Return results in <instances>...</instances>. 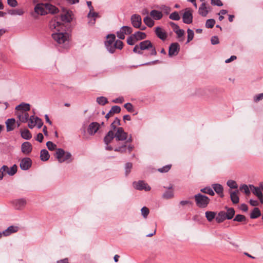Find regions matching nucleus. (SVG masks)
Segmentation results:
<instances>
[{
    "instance_id": "nucleus-1",
    "label": "nucleus",
    "mask_w": 263,
    "mask_h": 263,
    "mask_svg": "<svg viewBox=\"0 0 263 263\" xmlns=\"http://www.w3.org/2000/svg\"><path fill=\"white\" fill-rule=\"evenodd\" d=\"M58 18L52 19L49 23L50 28L55 29V33L52 34L53 40L63 48H67L68 43L69 34L67 32H60L61 31H65L64 29L63 23L58 21Z\"/></svg>"
},
{
    "instance_id": "nucleus-2",
    "label": "nucleus",
    "mask_w": 263,
    "mask_h": 263,
    "mask_svg": "<svg viewBox=\"0 0 263 263\" xmlns=\"http://www.w3.org/2000/svg\"><path fill=\"white\" fill-rule=\"evenodd\" d=\"M195 201L196 205L200 208H206L210 203L209 198L200 193H198L194 196Z\"/></svg>"
},
{
    "instance_id": "nucleus-3",
    "label": "nucleus",
    "mask_w": 263,
    "mask_h": 263,
    "mask_svg": "<svg viewBox=\"0 0 263 263\" xmlns=\"http://www.w3.org/2000/svg\"><path fill=\"white\" fill-rule=\"evenodd\" d=\"M115 138L117 141H123L126 140L125 143H130L132 141V138L130 136L127 139V133L125 132L122 127H119L117 128V132L114 134Z\"/></svg>"
},
{
    "instance_id": "nucleus-4",
    "label": "nucleus",
    "mask_w": 263,
    "mask_h": 263,
    "mask_svg": "<svg viewBox=\"0 0 263 263\" xmlns=\"http://www.w3.org/2000/svg\"><path fill=\"white\" fill-rule=\"evenodd\" d=\"M55 156L60 163L67 161L71 157L69 152H66L62 148H58L57 150Z\"/></svg>"
},
{
    "instance_id": "nucleus-5",
    "label": "nucleus",
    "mask_w": 263,
    "mask_h": 263,
    "mask_svg": "<svg viewBox=\"0 0 263 263\" xmlns=\"http://www.w3.org/2000/svg\"><path fill=\"white\" fill-rule=\"evenodd\" d=\"M106 37L107 40L105 43L106 49L110 53H113L115 52L114 44L115 43L116 36L114 34H109Z\"/></svg>"
},
{
    "instance_id": "nucleus-6",
    "label": "nucleus",
    "mask_w": 263,
    "mask_h": 263,
    "mask_svg": "<svg viewBox=\"0 0 263 263\" xmlns=\"http://www.w3.org/2000/svg\"><path fill=\"white\" fill-rule=\"evenodd\" d=\"M34 13L38 15H44L48 13L46 11V4L39 3L35 5L34 8Z\"/></svg>"
},
{
    "instance_id": "nucleus-7",
    "label": "nucleus",
    "mask_w": 263,
    "mask_h": 263,
    "mask_svg": "<svg viewBox=\"0 0 263 263\" xmlns=\"http://www.w3.org/2000/svg\"><path fill=\"white\" fill-rule=\"evenodd\" d=\"M133 186L134 188L138 190H144L146 191H150L151 187L147 185V183H145L143 181H139L138 182H134Z\"/></svg>"
},
{
    "instance_id": "nucleus-8",
    "label": "nucleus",
    "mask_w": 263,
    "mask_h": 263,
    "mask_svg": "<svg viewBox=\"0 0 263 263\" xmlns=\"http://www.w3.org/2000/svg\"><path fill=\"white\" fill-rule=\"evenodd\" d=\"M249 187L253 194L257 197L261 203H263V194L260 188L252 184L249 185Z\"/></svg>"
},
{
    "instance_id": "nucleus-9",
    "label": "nucleus",
    "mask_w": 263,
    "mask_h": 263,
    "mask_svg": "<svg viewBox=\"0 0 263 263\" xmlns=\"http://www.w3.org/2000/svg\"><path fill=\"white\" fill-rule=\"evenodd\" d=\"M180 50V46L178 43H172L169 47L168 55L170 57L176 55Z\"/></svg>"
},
{
    "instance_id": "nucleus-10",
    "label": "nucleus",
    "mask_w": 263,
    "mask_h": 263,
    "mask_svg": "<svg viewBox=\"0 0 263 263\" xmlns=\"http://www.w3.org/2000/svg\"><path fill=\"white\" fill-rule=\"evenodd\" d=\"M32 165V161L30 158L26 157L23 158L20 162V167L23 170H28Z\"/></svg>"
},
{
    "instance_id": "nucleus-11",
    "label": "nucleus",
    "mask_w": 263,
    "mask_h": 263,
    "mask_svg": "<svg viewBox=\"0 0 263 263\" xmlns=\"http://www.w3.org/2000/svg\"><path fill=\"white\" fill-rule=\"evenodd\" d=\"M182 20L184 23L190 24L193 22V15L191 10L186 9H185L183 16Z\"/></svg>"
},
{
    "instance_id": "nucleus-12",
    "label": "nucleus",
    "mask_w": 263,
    "mask_h": 263,
    "mask_svg": "<svg viewBox=\"0 0 263 263\" xmlns=\"http://www.w3.org/2000/svg\"><path fill=\"white\" fill-rule=\"evenodd\" d=\"M130 19L132 25L134 27L136 28H140L142 23V19L140 15L133 14L132 15Z\"/></svg>"
},
{
    "instance_id": "nucleus-13",
    "label": "nucleus",
    "mask_w": 263,
    "mask_h": 263,
    "mask_svg": "<svg viewBox=\"0 0 263 263\" xmlns=\"http://www.w3.org/2000/svg\"><path fill=\"white\" fill-rule=\"evenodd\" d=\"M155 32L157 36L162 41H165L167 37V33L160 27L155 28Z\"/></svg>"
},
{
    "instance_id": "nucleus-14",
    "label": "nucleus",
    "mask_w": 263,
    "mask_h": 263,
    "mask_svg": "<svg viewBox=\"0 0 263 263\" xmlns=\"http://www.w3.org/2000/svg\"><path fill=\"white\" fill-rule=\"evenodd\" d=\"M100 124L96 122L91 123L88 127L87 132L90 135H93L97 132L100 128Z\"/></svg>"
},
{
    "instance_id": "nucleus-15",
    "label": "nucleus",
    "mask_w": 263,
    "mask_h": 263,
    "mask_svg": "<svg viewBox=\"0 0 263 263\" xmlns=\"http://www.w3.org/2000/svg\"><path fill=\"white\" fill-rule=\"evenodd\" d=\"M32 145L29 142H25L22 144L21 150L22 153L25 154L27 155L30 154L32 151Z\"/></svg>"
},
{
    "instance_id": "nucleus-16",
    "label": "nucleus",
    "mask_w": 263,
    "mask_h": 263,
    "mask_svg": "<svg viewBox=\"0 0 263 263\" xmlns=\"http://www.w3.org/2000/svg\"><path fill=\"white\" fill-rule=\"evenodd\" d=\"M12 203L16 209H21L23 208L26 204V201L25 199L21 198L14 200Z\"/></svg>"
},
{
    "instance_id": "nucleus-17",
    "label": "nucleus",
    "mask_w": 263,
    "mask_h": 263,
    "mask_svg": "<svg viewBox=\"0 0 263 263\" xmlns=\"http://www.w3.org/2000/svg\"><path fill=\"white\" fill-rule=\"evenodd\" d=\"M152 43L149 40H145L140 43L139 47L141 50H148L152 47Z\"/></svg>"
},
{
    "instance_id": "nucleus-18",
    "label": "nucleus",
    "mask_w": 263,
    "mask_h": 263,
    "mask_svg": "<svg viewBox=\"0 0 263 263\" xmlns=\"http://www.w3.org/2000/svg\"><path fill=\"white\" fill-rule=\"evenodd\" d=\"M15 120L13 118L8 119L6 121V128L8 132L12 131L14 128Z\"/></svg>"
},
{
    "instance_id": "nucleus-19",
    "label": "nucleus",
    "mask_w": 263,
    "mask_h": 263,
    "mask_svg": "<svg viewBox=\"0 0 263 263\" xmlns=\"http://www.w3.org/2000/svg\"><path fill=\"white\" fill-rule=\"evenodd\" d=\"M212 187L214 190L215 192L219 195L220 197H223V188L221 184L217 183L213 184H212Z\"/></svg>"
},
{
    "instance_id": "nucleus-20",
    "label": "nucleus",
    "mask_w": 263,
    "mask_h": 263,
    "mask_svg": "<svg viewBox=\"0 0 263 263\" xmlns=\"http://www.w3.org/2000/svg\"><path fill=\"white\" fill-rule=\"evenodd\" d=\"M198 12L202 16L205 17L209 13L208 8L206 7L205 3L203 2L199 8Z\"/></svg>"
},
{
    "instance_id": "nucleus-21",
    "label": "nucleus",
    "mask_w": 263,
    "mask_h": 263,
    "mask_svg": "<svg viewBox=\"0 0 263 263\" xmlns=\"http://www.w3.org/2000/svg\"><path fill=\"white\" fill-rule=\"evenodd\" d=\"M18 231V227L16 226H10L6 230L3 232V234L4 236H9L12 233L16 232Z\"/></svg>"
},
{
    "instance_id": "nucleus-22",
    "label": "nucleus",
    "mask_w": 263,
    "mask_h": 263,
    "mask_svg": "<svg viewBox=\"0 0 263 263\" xmlns=\"http://www.w3.org/2000/svg\"><path fill=\"white\" fill-rule=\"evenodd\" d=\"M71 12L67 11L66 13L62 14L61 15L60 20L62 22L66 23H69L72 20L71 16Z\"/></svg>"
},
{
    "instance_id": "nucleus-23",
    "label": "nucleus",
    "mask_w": 263,
    "mask_h": 263,
    "mask_svg": "<svg viewBox=\"0 0 263 263\" xmlns=\"http://www.w3.org/2000/svg\"><path fill=\"white\" fill-rule=\"evenodd\" d=\"M230 197L232 202L234 204H237L239 201V198L238 195V191L236 190L235 191H232L230 192Z\"/></svg>"
},
{
    "instance_id": "nucleus-24",
    "label": "nucleus",
    "mask_w": 263,
    "mask_h": 263,
    "mask_svg": "<svg viewBox=\"0 0 263 263\" xmlns=\"http://www.w3.org/2000/svg\"><path fill=\"white\" fill-rule=\"evenodd\" d=\"M150 15L155 20H159L163 16L162 12L156 10H152L150 12Z\"/></svg>"
},
{
    "instance_id": "nucleus-25",
    "label": "nucleus",
    "mask_w": 263,
    "mask_h": 263,
    "mask_svg": "<svg viewBox=\"0 0 263 263\" xmlns=\"http://www.w3.org/2000/svg\"><path fill=\"white\" fill-rule=\"evenodd\" d=\"M114 138V133L112 130H109L104 138V143L108 145Z\"/></svg>"
},
{
    "instance_id": "nucleus-26",
    "label": "nucleus",
    "mask_w": 263,
    "mask_h": 263,
    "mask_svg": "<svg viewBox=\"0 0 263 263\" xmlns=\"http://www.w3.org/2000/svg\"><path fill=\"white\" fill-rule=\"evenodd\" d=\"M30 109V105L28 103H22L20 105H17L15 107V109L17 110H23L27 111L29 110Z\"/></svg>"
},
{
    "instance_id": "nucleus-27",
    "label": "nucleus",
    "mask_w": 263,
    "mask_h": 263,
    "mask_svg": "<svg viewBox=\"0 0 263 263\" xmlns=\"http://www.w3.org/2000/svg\"><path fill=\"white\" fill-rule=\"evenodd\" d=\"M46 11L48 12V13H51L52 14H54V13H57L58 12V8L55 6H54L50 4L46 3Z\"/></svg>"
},
{
    "instance_id": "nucleus-28",
    "label": "nucleus",
    "mask_w": 263,
    "mask_h": 263,
    "mask_svg": "<svg viewBox=\"0 0 263 263\" xmlns=\"http://www.w3.org/2000/svg\"><path fill=\"white\" fill-rule=\"evenodd\" d=\"M227 209V212H225L226 217L227 219H231L235 215V210L232 208H226Z\"/></svg>"
},
{
    "instance_id": "nucleus-29",
    "label": "nucleus",
    "mask_w": 263,
    "mask_h": 263,
    "mask_svg": "<svg viewBox=\"0 0 263 263\" xmlns=\"http://www.w3.org/2000/svg\"><path fill=\"white\" fill-rule=\"evenodd\" d=\"M49 154L46 149H44L41 150L40 153V158L41 160L43 161H47L49 159Z\"/></svg>"
},
{
    "instance_id": "nucleus-30",
    "label": "nucleus",
    "mask_w": 263,
    "mask_h": 263,
    "mask_svg": "<svg viewBox=\"0 0 263 263\" xmlns=\"http://www.w3.org/2000/svg\"><path fill=\"white\" fill-rule=\"evenodd\" d=\"M133 36H134L136 40L138 41L139 40H141L145 39L146 37V35L144 32L137 31L134 34H133Z\"/></svg>"
},
{
    "instance_id": "nucleus-31",
    "label": "nucleus",
    "mask_w": 263,
    "mask_h": 263,
    "mask_svg": "<svg viewBox=\"0 0 263 263\" xmlns=\"http://www.w3.org/2000/svg\"><path fill=\"white\" fill-rule=\"evenodd\" d=\"M226 219H227V218L226 217L225 212L224 211H221L218 213L216 217V220L218 223H221Z\"/></svg>"
},
{
    "instance_id": "nucleus-32",
    "label": "nucleus",
    "mask_w": 263,
    "mask_h": 263,
    "mask_svg": "<svg viewBox=\"0 0 263 263\" xmlns=\"http://www.w3.org/2000/svg\"><path fill=\"white\" fill-rule=\"evenodd\" d=\"M22 137L26 140H29L31 138L32 135L30 131L27 129L21 131Z\"/></svg>"
},
{
    "instance_id": "nucleus-33",
    "label": "nucleus",
    "mask_w": 263,
    "mask_h": 263,
    "mask_svg": "<svg viewBox=\"0 0 263 263\" xmlns=\"http://www.w3.org/2000/svg\"><path fill=\"white\" fill-rule=\"evenodd\" d=\"M260 215L261 212L259 209L258 208H255L250 214V218L255 219L259 217Z\"/></svg>"
},
{
    "instance_id": "nucleus-34",
    "label": "nucleus",
    "mask_w": 263,
    "mask_h": 263,
    "mask_svg": "<svg viewBox=\"0 0 263 263\" xmlns=\"http://www.w3.org/2000/svg\"><path fill=\"white\" fill-rule=\"evenodd\" d=\"M17 167L16 164H14L10 168L8 167V170H6V172L10 176L14 175L17 172Z\"/></svg>"
},
{
    "instance_id": "nucleus-35",
    "label": "nucleus",
    "mask_w": 263,
    "mask_h": 263,
    "mask_svg": "<svg viewBox=\"0 0 263 263\" xmlns=\"http://www.w3.org/2000/svg\"><path fill=\"white\" fill-rule=\"evenodd\" d=\"M24 11L22 9H16L10 10L8 13L11 15H22L24 14Z\"/></svg>"
},
{
    "instance_id": "nucleus-36",
    "label": "nucleus",
    "mask_w": 263,
    "mask_h": 263,
    "mask_svg": "<svg viewBox=\"0 0 263 263\" xmlns=\"http://www.w3.org/2000/svg\"><path fill=\"white\" fill-rule=\"evenodd\" d=\"M143 22L149 27H152L154 25V21L148 16L144 18Z\"/></svg>"
},
{
    "instance_id": "nucleus-37",
    "label": "nucleus",
    "mask_w": 263,
    "mask_h": 263,
    "mask_svg": "<svg viewBox=\"0 0 263 263\" xmlns=\"http://www.w3.org/2000/svg\"><path fill=\"white\" fill-rule=\"evenodd\" d=\"M97 102L100 105H104L108 103L107 99L104 97H99L97 98Z\"/></svg>"
},
{
    "instance_id": "nucleus-38",
    "label": "nucleus",
    "mask_w": 263,
    "mask_h": 263,
    "mask_svg": "<svg viewBox=\"0 0 263 263\" xmlns=\"http://www.w3.org/2000/svg\"><path fill=\"white\" fill-rule=\"evenodd\" d=\"M205 217L209 221H211L215 217L216 213L214 212L207 211L205 213Z\"/></svg>"
},
{
    "instance_id": "nucleus-39",
    "label": "nucleus",
    "mask_w": 263,
    "mask_h": 263,
    "mask_svg": "<svg viewBox=\"0 0 263 263\" xmlns=\"http://www.w3.org/2000/svg\"><path fill=\"white\" fill-rule=\"evenodd\" d=\"M124 34H130L133 31V29L130 27L124 26L120 28Z\"/></svg>"
},
{
    "instance_id": "nucleus-40",
    "label": "nucleus",
    "mask_w": 263,
    "mask_h": 263,
    "mask_svg": "<svg viewBox=\"0 0 263 263\" xmlns=\"http://www.w3.org/2000/svg\"><path fill=\"white\" fill-rule=\"evenodd\" d=\"M248 186L246 184H242L239 187V190L243 192L246 195H249L250 194V190Z\"/></svg>"
},
{
    "instance_id": "nucleus-41",
    "label": "nucleus",
    "mask_w": 263,
    "mask_h": 263,
    "mask_svg": "<svg viewBox=\"0 0 263 263\" xmlns=\"http://www.w3.org/2000/svg\"><path fill=\"white\" fill-rule=\"evenodd\" d=\"M201 192L202 193L208 194L210 195L213 196L215 193L213 190L210 187H206L201 190Z\"/></svg>"
},
{
    "instance_id": "nucleus-42",
    "label": "nucleus",
    "mask_w": 263,
    "mask_h": 263,
    "mask_svg": "<svg viewBox=\"0 0 263 263\" xmlns=\"http://www.w3.org/2000/svg\"><path fill=\"white\" fill-rule=\"evenodd\" d=\"M169 18L172 20L178 21L180 19V16L178 12L175 11L170 15Z\"/></svg>"
},
{
    "instance_id": "nucleus-43",
    "label": "nucleus",
    "mask_w": 263,
    "mask_h": 263,
    "mask_svg": "<svg viewBox=\"0 0 263 263\" xmlns=\"http://www.w3.org/2000/svg\"><path fill=\"white\" fill-rule=\"evenodd\" d=\"M174 196V193L172 190H168L166 191L162 195L163 198L165 199H170Z\"/></svg>"
},
{
    "instance_id": "nucleus-44",
    "label": "nucleus",
    "mask_w": 263,
    "mask_h": 263,
    "mask_svg": "<svg viewBox=\"0 0 263 263\" xmlns=\"http://www.w3.org/2000/svg\"><path fill=\"white\" fill-rule=\"evenodd\" d=\"M215 24V21L214 19H209L205 23V27L207 28H212Z\"/></svg>"
},
{
    "instance_id": "nucleus-45",
    "label": "nucleus",
    "mask_w": 263,
    "mask_h": 263,
    "mask_svg": "<svg viewBox=\"0 0 263 263\" xmlns=\"http://www.w3.org/2000/svg\"><path fill=\"white\" fill-rule=\"evenodd\" d=\"M233 220L238 222H243L246 220V218L243 215L237 214L234 218Z\"/></svg>"
},
{
    "instance_id": "nucleus-46",
    "label": "nucleus",
    "mask_w": 263,
    "mask_h": 263,
    "mask_svg": "<svg viewBox=\"0 0 263 263\" xmlns=\"http://www.w3.org/2000/svg\"><path fill=\"white\" fill-rule=\"evenodd\" d=\"M187 43H189L190 41H191L193 39L194 36V31L190 29H187Z\"/></svg>"
},
{
    "instance_id": "nucleus-47",
    "label": "nucleus",
    "mask_w": 263,
    "mask_h": 263,
    "mask_svg": "<svg viewBox=\"0 0 263 263\" xmlns=\"http://www.w3.org/2000/svg\"><path fill=\"white\" fill-rule=\"evenodd\" d=\"M115 49H122L123 46V43L121 40H117L114 44Z\"/></svg>"
},
{
    "instance_id": "nucleus-48",
    "label": "nucleus",
    "mask_w": 263,
    "mask_h": 263,
    "mask_svg": "<svg viewBox=\"0 0 263 263\" xmlns=\"http://www.w3.org/2000/svg\"><path fill=\"white\" fill-rule=\"evenodd\" d=\"M34 123L35 124V125L37 126L38 128H41V127L43 126V122L41 119L39 118V117H34Z\"/></svg>"
},
{
    "instance_id": "nucleus-49",
    "label": "nucleus",
    "mask_w": 263,
    "mask_h": 263,
    "mask_svg": "<svg viewBox=\"0 0 263 263\" xmlns=\"http://www.w3.org/2000/svg\"><path fill=\"white\" fill-rule=\"evenodd\" d=\"M141 214H142V215L143 216V217L145 218H147V217L149 213V209L146 206H143L141 209Z\"/></svg>"
},
{
    "instance_id": "nucleus-50",
    "label": "nucleus",
    "mask_w": 263,
    "mask_h": 263,
    "mask_svg": "<svg viewBox=\"0 0 263 263\" xmlns=\"http://www.w3.org/2000/svg\"><path fill=\"white\" fill-rule=\"evenodd\" d=\"M227 185L231 189H237L238 187V185L236 181L232 180L228 181Z\"/></svg>"
},
{
    "instance_id": "nucleus-51",
    "label": "nucleus",
    "mask_w": 263,
    "mask_h": 263,
    "mask_svg": "<svg viewBox=\"0 0 263 263\" xmlns=\"http://www.w3.org/2000/svg\"><path fill=\"white\" fill-rule=\"evenodd\" d=\"M133 164L132 163H126L125 166V175H128L130 172L131 169L132 168Z\"/></svg>"
},
{
    "instance_id": "nucleus-52",
    "label": "nucleus",
    "mask_w": 263,
    "mask_h": 263,
    "mask_svg": "<svg viewBox=\"0 0 263 263\" xmlns=\"http://www.w3.org/2000/svg\"><path fill=\"white\" fill-rule=\"evenodd\" d=\"M120 125V120L119 118H116L114 122L111 124V128L115 130L117 128V126Z\"/></svg>"
},
{
    "instance_id": "nucleus-53",
    "label": "nucleus",
    "mask_w": 263,
    "mask_h": 263,
    "mask_svg": "<svg viewBox=\"0 0 263 263\" xmlns=\"http://www.w3.org/2000/svg\"><path fill=\"white\" fill-rule=\"evenodd\" d=\"M137 42V40L135 39V37L133 36V34L127 37V43L129 45H133Z\"/></svg>"
},
{
    "instance_id": "nucleus-54",
    "label": "nucleus",
    "mask_w": 263,
    "mask_h": 263,
    "mask_svg": "<svg viewBox=\"0 0 263 263\" xmlns=\"http://www.w3.org/2000/svg\"><path fill=\"white\" fill-rule=\"evenodd\" d=\"M126 149V145L123 144L120 146L116 147L114 149L115 152H119L120 153H125Z\"/></svg>"
},
{
    "instance_id": "nucleus-55",
    "label": "nucleus",
    "mask_w": 263,
    "mask_h": 263,
    "mask_svg": "<svg viewBox=\"0 0 263 263\" xmlns=\"http://www.w3.org/2000/svg\"><path fill=\"white\" fill-rule=\"evenodd\" d=\"M46 146L49 151H53L57 147V145L51 141H48L46 143Z\"/></svg>"
},
{
    "instance_id": "nucleus-56",
    "label": "nucleus",
    "mask_w": 263,
    "mask_h": 263,
    "mask_svg": "<svg viewBox=\"0 0 263 263\" xmlns=\"http://www.w3.org/2000/svg\"><path fill=\"white\" fill-rule=\"evenodd\" d=\"M110 110L111 111L112 114L114 115L115 114L119 113L121 111V108L119 106L115 105L113 106Z\"/></svg>"
},
{
    "instance_id": "nucleus-57",
    "label": "nucleus",
    "mask_w": 263,
    "mask_h": 263,
    "mask_svg": "<svg viewBox=\"0 0 263 263\" xmlns=\"http://www.w3.org/2000/svg\"><path fill=\"white\" fill-rule=\"evenodd\" d=\"M29 115L28 113L25 112L22 116H20V119L23 122H26L28 120Z\"/></svg>"
},
{
    "instance_id": "nucleus-58",
    "label": "nucleus",
    "mask_w": 263,
    "mask_h": 263,
    "mask_svg": "<svg viewBox=\"0 0 263 263\" xmlns=\"http://www.w3.org/2000/svg\"><path fill=\"white\" fill-rule=\"evenodd\" d=\"M172 165L170 164L166 165L161 168L158 169V171L161 173L167 172L171 168Z\"/></svg>"
},
{
    "instance_id": "nucleus-59",
    "label": "nucleus",
    "mask_w": 263,
    "mask_h": 263,
    "mask_svg": "<svg viewBox=\"0 0 263 263\" xmlns=\"http://www.w3.org/2000/svg\"><path fill=\"white\" fill-rule=\"evenodd\" d=\"M34 119V117L33 116H30V119H29V122L28 123V127L30 129L33 128L35 126Z\"/></svg>"
},
{
    "instance_id": "nucleus-60",
    "label": "nucleus",
    "mask_w": 263,
    "mask_h": 263,
    "mask_svg": "<svg viewBox=\"0 0 263 263\" xmlns=\"http://www.w3.org/2000/svg\"><path fill=\"white\" fill-rule=\"evenodd\" d=\"M124 106L128 112H133L134 111L133 106L130 103L125 104Z\"/></svg>"
},
{
    "instance_id": "nucleus-61",
    "label": "nucleus",
    "mask_w": 263,
    "mask_h": 263,
    "mask_svg": "<svg viewBox=\"0 0 263 263\" xmlns=\"http://www.w3.org/2000/svg\"><path fill=\"white\" fill-rule=\"evenodd\" d=\"M6 170H8V166L3 165L0 169V180H2L4 177V173L6 172Z\"/></svg>"
},
{
    "instance_id": "nucleus-62",
    "label": "nucleus",
    "mask_w": 263,
    "mask_h": 263,
    "mask_svg": "<svg viewBox=\"0 0 263 263\" xmlns=\"http://www.w3.org/2000/svg\"><path fill=\"white\" fill-rule=\"evenodd\" d=\"M263 99V93L258 94L254 97V101L257 102Z\"/></svg>"
},
{
    "instance_id": "nucleus-63",
    "label": "nucleus",
    "mask_w": 263,
    "mask_h": 263,
    "mask_svg": "<svg viewBox=\"0 0 263 263\" xmlns=\"http://www.w3.org/2000/svg\"><path fill=\"white\" fill-rule=\"evenodd\" d=\"M211 4L214 6H222V3L220 0H211Z\"/></svg>"
},
{
    "instance_id": "nucleus-64",
    "label": "nucleus",
    "mask_w": 263,
    "mask_h": 263,
    "mask_svg": "<svg viewBox=\"0 0 263 263\" xmlns=\"http://www.w3.org/2000/svg\"><path fill=\"white\" fill-rule=\"evenodd\" d=\"M211 42L212 45H216L219 43V39L217 36H213L211 37Z\"/></svg>"
}]
</instances>
